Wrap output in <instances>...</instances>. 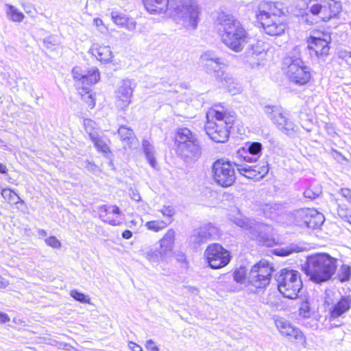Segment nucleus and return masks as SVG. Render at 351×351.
Here are the masks:
<instances>
[{
    "label": "nucleus",
    "mask_w": 351,
    "mask_h": 351,
    "mask_svg": "<svg viewBox=\"0 0 351 351\" xmlns=\"http://www.w3.org/2000/svg\"><path fill=\"white\" fill-rule=\"evenodd\" d=\"M235 169L240 175L248 179L256 180L263 178L269 171L268 165L265 162L256 165H239L221 159L216 160L212 166L214 181L222 187L232 186L236 180Z\"/></svg>",
    "instance_id": "f257e3e1"
},
{
    "label": "nucleus",
    "mask_w": 351,
    "mask_h": 351,
    "mask_svg": "<svg viewBox=\"0 0 351 351\" xmlns=\"http://www.w3.org/2000/svg\"><path fill=\"white\" fill-rule=\"evenodd\" d=\"M216 26L222 43L230 50L241 52L248 43V33L240 21L233 16L219 14Z\"/></svg>",
    "instance_id": "f03ea898"
},
{
    "label": "nucleus",
    "mask_w": 351,
    "mask_h": 351,
    "mask_svg": "<svg viewBox=\"0 0 351 351\" xmlns=\"http://www.w3.org/2000/svg\"><path fill=\"white\" fill-rule=\"evenodd\" d=\"M337 269V259L327 253H317L308 256L302 269L309 279L315 283L330 280Z\"/></svg>",
    "instance_id": "7ed1b4c3"
},
{
    "label": "nucleus",
    "mask_w": 351,
    "mask_h": 351,
    "mask_svg": "<svg viewBox=\"0 0 351 351\" xmlns=\"http://www.w3.org/2000/svg\"><path fill=\"white\" fill-rule=\"evenodd\" d=\"M167 14L187 29H196L199 22V8L193 0H170Z\"/></svg>",
    "instance_id": "20e7f679"
},
{
    "label": "nucleus",
    "mask_w": 351,
    "mask_h": 351,
    "mask_svg": "<svg viewBox=\"0 0 351 351\" xmlns=\"http://www.w3.org/2000/svg\"><path fill=\"white\" fill-rule=\"evenodd\" d=\"M199 64L206 73L220 78L221 82L232 95H235L239 90L235 86L232 88L228 85L233 82V79L223 73V69L226 66L224 59L219 56L215 51L208 50L203 52L199 57Z\"/></svg>",
    "instance_id": "39448f33"
},
{
    "label": "nucleus",
    "mask_w": 351,
    "mask_h": 351,
    "mask_svg": "<svg viewBox=\"0 0 351 351\" xmlns=\"http://www.w3.org/2000/svg\"><path fill=\"white\" fill-rule=\"evenodd\" d=\"M207 122L205 131L207 135L216 143H224L229 136L231 128L230 119L222 112L211 108L206 113Z\"/></svg>",
    "instance_id": "423d86ee"
},
{
    "label": "nucleus",
    "mask_w": 351,
    "mask_h": 351,
    "mask_svg": "<svg viewBox=\"0 0 351 351\" xmlns=\"http://www.w3.org/2000/svg\"><path fill=\"white\" fill-rule=\"evenodd\" d=\"M175 241L176 231L173 228H170L158 241V248L144 249L143 250V255L151 263L166 261L173 254Z\"/></svg>",
    "instance_id": "0eeeda50"
},
{
    "label": "nucleus",
    "mask_w": 351,
    "mask_h": 351,
    "mask_svg": "<svg viewBox=\"0 0 351 351\" xmlns=\"http://www.w3.org/2000/svg\"><path fill=\"white\" fill-rule=\"evenodd\" d=\"M278 289L280 293L289 299H295L302 287V282L298 271L284 269L277 276Z\"/></svg>",
    "instance_id": "6e6552de"
},
{
    "label": "nucleus",
    "mask_w": 351,
    "mask_h": 351,
    "mask_svg": "<svg viewBox=\"0 0 351 351\" xmlns=\"http://www.w3.org/2000/svg\"><path fill=\"white\" fill-rule=\"evenodd\" d=\"M176 144L178 153L186 158H198L200 147L195 135L186 128H179L176 134Z\"/></svg>",
    "instance_id": "1a4fd4ad"
},
{
    "label": "nucleus",
    "mask_w": 351,
    "mask_h": 351,
    "mask_svg": "<svg viewBox=\"0 0 351 351\" xmlns=\"http://www.w3.org/2000/svg\"><path fill=\"white\" fill-rule=\"evenodd\" d=\"M282 69L289 80L295 84L304 85L311 79L310 69L299 57L287 56L285 58Z\"/></svg>",
    "instance_id": "9d476101"
},
{
    "label": "nucleus",
    "mask_w": 351,
    "mask_h": 351,
    "mask_svg": "<svg viewBox=\"0 0 351 351\" xmlns=\"http://www.w3.org/2000/svg\"><path fill=\"white\" fill-rule=\"evenodd\" d=\"M74 80L82 86L86 95H82V99L87 103L89 108L95 106V99L92 95L88 94V86L96 84L99 80V72L97 68L93 67L89 70H83L80 66H75L72 70Z\"/></svg>",
    "instance_id": "9b49d317"
},
{
    "label": "nucleus",
    "mask_w": 351,
    "mask_h": 351,
    "mask_svg": "<svg viewBox=\"0 0 351 351\" xmlns=\"http://www.w3.org/2000/svg\"><path fill=\"white\" fill-rule=\"evenodd\" d=\"M309 12L323 21L336 17L341 11L339 2L335 0H313L308 4Z\"/></svg>",
    "instance_id": "f8f14e48"
},
{
    "label": "nucleus",
    "mask_w": 351,
    "mask_h": 351,
    "mask_svg": "<svg viewBox=\"0 0 351 351\" xmlns=\"http://www.w3.org/2000/svg\"><path fill=\"white\" fill-rule=\"evenodd\" d=\"M264 112L285 134L291 136L295 133L297 128L295 124L289 119L280 108L267 106L264 108Z\"/></svg>",
    "instance_id": "ddd939ff"
},
{
    "label": "nucleus",
    "mask_w": 351,
    "mask_h": 351,
    "mask_svg": "<svg viewBox=\"0 0 351 351\" xmlns=\"http://www.w3.org/2000/svg\"><path fill=\"white\" fill-rule=\"evenodd\" d=\"M273 268L266 261L252 266L248 276L250 283L256 288H264L269 284Z\"/></svg>",
    "instance_id": "4468645a"
},
{
    "label": "nucleus",
    "mask_w": 351,
    "mask_h": 351,
    "mask_svg": "<svg viewBox=\"0 0 351 351\" xmlns=\"http://www.w3.org/2000/svg\"><path fill=\"white\" fill-rule=\"evenodd\" d=\"M204 256L209 266L214 269L226 266L230 263L231 258L230 252L217 243L208 246Z\"/></svg>",
    "instance_id": "2eb2a0df"
},
{
    "label": "nucleus",
    "mask_w": 351,
    "mask_h": 351,
    "mask_svg": "<svg viewBox=\"0 0 351 351\" xmlns=\"http://www.w3.org/2000/svg\"><path fill=\"white\" fill-rule=\"evenodd\" d=\"M331 37L327 33L317 34L313 36L308 41V48L311 55L315 54L319 58L324 59L329 53Z\"/></svg>",
    "instance_id": "dca6fc26"
},
{
    "label": "nucleus",
    "mask_w": 351,
    "mask_h": 351,
    "mask_svg": "<svg viewBox=\"0 0 351 351\" xmlns=\"http://www.w3.org/2000/svg\"><path fill=\"white\" fill-rule=\"evenodd\" d=\"M231 221L241 228L247 230L252 237H261V234L267 227L263 223H259L254 219L246 218L241 213L230 217Z\"/></svg>",
    "instance_id": "f3484780"
},
{
    "label": "nucleus",
    "mask_w": 351,
    "mask_h": 351,
    "mask_svg": "<svg viewBox=\"0 0 351 351\" xmlns=\"http://www.w3.org/2000/svg\"><path fill=\"white\" fill-rule=\"evenodd\" d=\"M133 90L131 87V82L124 80L115 91V105L121 109L125 110L131 102Z\"/></svg>",
    "instance_id": "a211bd4d"
},
{
    "label": "nucleus",
    "mask_w": 351,
    "mask_h": 351,
    "mask_svg": "<svg viewBox=\"0 0 351 351\" xmlns=\"http://www.w3.org/2000/svg\"><path fill=\"white\" fill-rule=\"evenodd\" d=\"M261 23L265 32L271 36L282 35L287 28V25L282 19L277 16L271 18L265 17V21Z\"/></svg>",
    "instance_id": "6ab92c4d"
},
{
    "label": "nucleus",
    "mask_w": 351,
    "mask_h": 351,
    "mask_svg": "<svg viewBox=\"0 0 351 351\" xmlns=\"http://www.w3.org/2000/svg\"><path fill=\"white\" fill-rule=\"evenodd\" d=\"M276 326L279 332L285 336L293 337L301 342H305V337L302 331L293 326L289 322L284 318H278L275 321Z\"/></svg>",
    "instance_id": "aec40b11"
},
{
    "label": "nucleus",
    "mask_w": 351,
    "mask_h": 351,
    "mask_svg": "<svg viewBox=\"0 0 351 351\" xmlns=\"http://www.w3.org/2000/svg\"><path fill=\"white\" fill-rule=\"evenodd\" d=\"M88 52L101 63H108L112 60L113 55L109 46L93 43Z\"/></svg>",
    "instance_id": "412c9836"
},
{
    "label": "nucleus",
    "mask_w": 351,
    "mask_h": 351,
    "mask_svg": "<svg viewBox=\"0 0 351 351\" xmlns=\"http://www.w3.org/2000/svg\"><path fill=\"white\" fill-rule=\"evenodd\" d=\"M304 223L305 226L311 229L319 228L324 222V215L315 209H306L302 210Z\"/></svg>",
    "instance_id": "4be33fe9"
},
{
    "label": "nucleus",
    "mask_w": 351,
    "mask_h": 351,
    "mask_svg": "<svg viewBox=\"0 0 351 351\" xmlns=\"http://www.w3.org/2000/svg\"><path fill=\"white\" fill-rule=\"evenodd\" d=\"M217 232V228L212 224L208 223L195 230L190 237V241L193 243L199 244L207 239L215 236Z\"/></svg>",
    "instance_id": "5701e85b"
},
{
    "label": "nucleus",
    "mask_w": 351,
    "mask_h": 351,
    "mask_svg": "<svg viewBox=\"0 0 351 351\" xmlns=\"http://www.w3.org/2000/svg\"><path fill=\"white\" fill-rule=\"evenodd\" d=\"M146 10L151 14L166 13L170 0H143Z\"/></svg>",
    "instance_id": "b1692460"
},
{
    "label": "nucleus",
    "mask_w": 351,
    "mask_h": 351,
    "mask_svg": "<svg viewBox=\"0 0 351 351\" xmlns=\"http://www.w3.org/2000/svg\"><path fill=\"white\" fill-rule=\"evenodd\" d=\"M111 19L117 25L123 27L129 31H133L136 28V22L123 13L112 11L111 12Z\"/></svg>",
    "instance_id": "393cba45"
},
{
    "label": "nucleus",
    "mask_w": 351,
    "mask_h": 351,
    "mask_svg": "<svg viewBox=\"0 0 351 351\" xmlns=\"http://www.w3.org/2000/svg\"><path fill=\"white\" fill-rule=\"evenodd\" d=\"M350 304L351 300L349 298L342 297L330 309L331 317L337 318L342 315L350 309Z\"/></svg>",
    "instance_id": "a878e982"
},
{
    "label": "nucleus",
    "mask_w": 351,
    "mask_h": 351,
    "mask_svg": "<svg viewBox=\"0 0 351 351\" xmlns=\"http://www.w3.org/2000/svg\"><path fill=\"white\" fill-rule=\"evenodd\" d=\"M4 11L6 18L12 22L21 23L25 19L24 14L11 4H5Z\"/></svg>",
    "instance_id": "bb28decb"
},
{
    "label": "nucleus",
    "mask_w": 351,
    "mask_h": 351,
    "mask_svg": "<svg viewBox=\"0 0 351 351\" xmlns=\"http://www.w3.org/2000/svg\"><path fill=\"white\" fill-rule=\"evenodd\" d=\"M271 2L262 1L258 6V10L256 12V18L259 21H265V18H271L270 16Z\"/></svg>",
    "instance_id": "cd10ccee"
},
{
    "label": "nucleus",
    "mask_w": 351,
    "mask_h": 351,
    "mask_svg": "<svg viewBox=\"0 0 351 351\" xmlns=\"http://www.w3.org/2000/svg\"><path fill=\"white\" fill-rule=\"evenodd\" d=\"M142 146L144 154L149 165L155 168L156 165V161L154 156V149L153 145L147 141L143 140Z\"/></svg>",
    "instance_id": "c85d7f7f"
},
{
    "label": "nucleus",
    "mask_w": 351,
    "mask_h": 351,
    "mask_svg": "<svg viewBox=\"0 0 351 351\" xmlns=\"http://www.w3.org/2000/svg\"><path fill=\"white\" fill-rule=\"evenodd\" d=\"M171 223V220H169L168 222L165 221L154 220L147 221L145 226L149 230L158 232L165 229Z\"/></svg>",
    "instance_id": "c756f323"
},
{
    "label": "nucleus",
    "mask_w": 351,
    "mask_h": 351,
    "mask_svg": "<svg viewBox=\"0 0 351 351\" xmlns=\"http://www.w3.org/2000/svg\"><path fill=\"white\" fill-rule=\"evenodd\" d=\"M118 133L123 141H128L129 143H132L134 140V134L132 130L126 126L121 125L119 130Z\"/></svg>",
    "instance_id": "7c9ffc66"
},
{
    "label": "nucleus",
    "mask_w": 351,
    "mask_h": 351,
    "mask_svg": "<svg viewBox=\"0 0 351 351\" xmlns=\"http://www.w3.org/2000/svg\"><path fill=\"white\" fill-rule=\"evenodd\" d=\"M90 139L94 143L95 146L98 151L101 152L106 154L110 152V149L108 144L101 138H100L98 134L95 136H93V138Z\"/></svg>",
    "instance_id": "2f4dec72"
},
{
    "label": "nucleus",
    "mask_w": 351,
    "mask_h": 351,
    "mask_svg": "<svg viewBox=\"0 0 351 351\" xmlns=\"http://www.w3.org/2000/svg\"><path fill=\"white\" fill-rule=\"evenodd\" d=\"M245 149L250 154L258 158L261 154L263 146L259 142L247 143Z\"/></svg>",
    "instance_id": "473e14b6"
},
{
    "label": "nucleus",
    "mask_w": 351,
    "mask_h": 351,
    "mask_svg": "<svg viewBox=\"0 0 351 351\" xmlns=\"http://www.w3.org/2000/svg\"><path fill=\"white\" fill-rule=\"evenodd\" d=\"M84 127L90 138H93V136H95L98 134L97 132V123L92 119H85L84 120Z\"/></svg>",
    "instance_id": "72a5a7b5"
},
{
    "label": "nucleus",
    "mask_w": 351,
    "mask_h": 351,
    "mask_svg": "<svg viewBox=\"0 0 351 351\" xmlns=\"http://www.w3.org/2000/svg\"><path fill=\"white\" fill-rule=\"evenodd\" d=\"M351 276V267L348 265H343L339 268L337 277L341 282H346L349 280Z\"/></svg>",
    "instance_id": "f704fd0d"
},
{
    "label": "nucleus",
    "mask_w": 351,
    "mask_h": 351,
    "mask_svg": "<svg viewBox=\"0 0 351 351\" xmlns=\"http://www.w3.org/2000/svg\"><path fill=\"white\" fill-rule=\"evenodd\" d=\"M300 251V247L296 245L291 244L286 247L276 250V254L278 256H286L293 252H298Z\"/></svg>",
    "instance_id": "c9c22d12"
},
{
    "label": "nucleus",
    "mask_w": 351,
    "mask_h": 351,
    "mask_svg": "<svg viewBox=\"0 0 351 351\" xmlns=\"http://www.w3.org/2000/svg\"><path fill=\"white\" fill-rule=\"evenodd\" d=\"M338 215L344 221L351 224V210L346 206H339L337 210Z\"/></svg>",
    "instance_id": "e433bc0d"
},
{
    "label": "nucleus",
    "mask_w": 351,
    "mask_h": 351,
    "mask_svg": "<svg viewBox=\"0 0 351 351\" xmlns=\"http://www.w3.org/2000/svg\"><path fill=\"white\" fill-rule=\"evenodd\" d=\"M263 45L264 44L263 42L258 41L250 46L248 53L252 55H261L265 51Z\"/></svg>",
    "instance_id": "4c0bfd02"
},
{
    "label": "nucleus",
    "mask_w": 351,
    "mask_h": 351,
    "mask_svg": "<svg viewBox=\"0 0 351 351\" xmlns=\"http://www.w3.org/2000/svg\"><path fill=\"white\" fill-rule=\"evenodd\" d=\"M299 314L304 318H308L311 316V307L307 300L302 302L299 308Z\"/></svg>",
    "instance_id": "58836bf2"
},
{
    "label": "nucleus",
    "mask_w": 351,
    "mask_h": 351,
    "mask_svg": "<svg viewBox=\"0 0 351 351\" xmlns=\"http://www.w3.org/2000/svg\"><path fill=\"white\" fill-rule=\"evenodd\" d=\"M234 280L239 283H243L246 277V271L244 267H240L235 270L233 274Z\"/></svg>",
    "instance_id": "ea45409f"
},
{
    "label": "nucleus",
    "mask_w": 351,
    "mask_h": 351,
    "mask_svg": "<svg viewBox=\"0 0 351 351\" xmlns=\"http://www.w3.org/2000/svg\"><path fill=\"white\" fill-rule=\"evenodd\" d=\"M70 295L75 300L83 303H89V298L82 293H80L77 290H71Z\"/></svg>",
    "instance_id": "a19ab883"
},
{
    "label": "nucleus",
    "mask_w": 351,
    "mask_h": 351,
    "mask_svg": "<svg viewBox=\"0 0 351 351\" xmlns=\"http://www.w3.org/2000/svg\"><path fill=\"white\" fill-rule=\"evenodd\" d=\"M46 244L54 249H59L61 247L60 241L56 237H49L45 240Z\"/></svg>",
    "instance_id": "79ce46f5"
},
{
    "label": "nucleus",
    "mask_w": 351,
    "mask_h": 351,
    "mask_svg": "<svg viewBox=\"0 0 351 351\" xmlns=\"http://www.w3.org/2000/svg\"><path fill=\"white\" fill-rule=\"evenodd\" d=\"M321 193L322 191L320 189H315V190L313 191L312 189L309 188L304 192V195L306 198L313 199L318 197Z\"/></svg>",
    "instance_id": "37998d69"
},
{
    "label": "nucleus",
    "mask_w": 351,
    "mask_h": 351,
    "mask_svg": "<svg viewBox=\"0 0 351 351\" xmlns=\"http://www.w3.org/2000/svg\"><path fill=\"white\" fill-rule=\"evenodd\" d=\"M101 211H104V213H111L116 215H120L121 213L120 209L117 206H106L104 205L100 208Z\"/></svg>",
    "instance_id": "c03bdc74"
},
{
    "label": "nucleus",
    "mask_w": 351,
    "mask_h": 351,
    "mask_svg": "<svg viewBox=\"0 0 351 351\" xmlns=\"http://www.w3.org/2000/svg\"><path fill=\"white\" fill-rule=\"evenodd\" d=\"M1 195L3 197L4 199L12 200L14 199V197H16L18 199H20V197L18 196V195L13 192L12 190L9 189H5L1 192Z\"/></svg>",
    "instance_id": "a18cd8bd"
},
{
    "label": "nucleus",
    "mask_w": 351,
    "mask_h": 351,
    "mask_svg": "<svg viewBox=\"0 0 351 351\" xmlns=\"http://www.w3.org/2000/svg\"><path fill=\"white\" fill-rule=\"evenodd\" d=\"M163 216L171 217L175 214L174 208L171 206H165L160 210Z\"/></svg>",
    "instance_id": "49530a36"
},
{
    "label": "nucleus",
    "mask_w": 351,
    "mask_h": 351,
    "mask_svg": "<svg viewBox=\"0 0 351 351\" xmlns=\"http://www.w3.org/2000/svg\"><path fill=\"white\" fill-rule=\"evenodd\" d=\"M271 5L273 6L272 7L271 6V10L270 12V16L271 17L277 16V17L282 18L281 15L282 14L283 12L281 10V9L277 7V4L276 3L271 2Z\"/></svg>",
    "instance_id": "de8ad7c7"
},
{
    "label": "nucleus",
    "mask_w": 351,
    "mask_h": 351,
    "mask_svg": "<svg viewBox=\"0 0 351 351\" xmlns=\"http://www.w3.org/2000/svg\"><path fill=\"white\" fill-rule=\"evenodd\" d=\"M341 195L350 203H351V190L348 188H342L340 190Z\"/></svg>",
    "instance_id": "09e8293b"
},
{
    "label": "nucleus",
    "mask_w": 351,
    "mask_h": 351,
    "mask_svg": "<svg viewBox=\"0 0 351 351\" xmlns=\"http://www.w3.org/2000/svg\"><path fill=\"white\" fill-rule=\"evenodd\" d=\"M93 24L98 28V30L103 32L107 28L104 27L103 21L99 18H96L93 20Z\"/></svg>",
    "instance_id": "8fccbe9b"
},
{
    "label": "nucleus",
    "mask_w": 351,
    "mask_h": 351,
    "mask_svg": "<svg viewBox=\"0 0 351 351\" xmlns=\"http://www.w3.org/2000/svg\"><path fill=\"white\" fill-rule=\"evenodd\" d=\"M145 348L150 351H159L158 347L155 345L152 339H149L146 341Z\"/></svg>",
    "instance_id": "3c124183"
},
{
    "label": "nucleus",
    "mask_w": 351,
    "mask_h": 351,
    "mask_svg": "<svg viewBox=\"0 0 351 351\" xmlns=\"http://www.w3.org/2000/svg\"><path fill=\"white\" fill-rule=\"evenodd\" d=\"M85 167L88 171L94 173H96L97 171H99L98 167L96 165L88 161L86 162V165Z\"/></svg>",
    "instance_id": "603ef678"
},
{
    "label": "nucleus",
    "mask_w": 351,
    "mask_h": 351,
    "mask_svg": "<svg viewBox=\"0 0 351 351\" xmlns=\"http://www.w3.org/2000/svg\"><path fill=\"white\" fill-rule=\"evenodd\" d=\"M130 195L131 198L136 202H139L141 200L140 194L135 189H130Z\"/></svg>",
    "instance_id": "864d4df0"
},
{
    "label": "nucleus",
    "mask_w": 351,
    "mask_h": 351,
    "mask_svg": "<svg viewBox=\"0 0 351 351\" xmlns=\"http://www.w3.org/2000/svg\"><path fill=\"white\" fill-rule=\"evenodd\" d=\"M128 347L132 351H143L141 346L132 341L128 343Z\"/></svg>",
    "instance_id": "5fc2aeb1"
},
{
    "label": "nucleus",
    "mask_w": 351,
    "mask_h": 351,
    "mask_svg": "<svg viewBox=\"0 0 351 351\" xmlns=\"http://www.w3.org/2000/svg\"><path fill=\"white\" fill-rule=\"evenodd\" d=\"M10 319L6 313L0 311V323L5 324L10 322Z\"/></svg>",
    "instance_id": "6e6d98bb"
},
{
    "label": "nucleus",
    "mask_w": 351,
    "mask_h": 351,
    "mask_svg": "<svg viewBox=\"0 0 351 351\" xmlns=\"http://www.w3.org/2000/svg\"><path fill=\"white\" fill-rule=\"evenodd\" d=\"M58 348L64 350H71V348H73L71 345L66 343H59Z\"/></svg>",
    "instance_id": "4d7b16f0"
},
{
    "label": "nucleus",
    "mask_w": 351,
    "mask_h": 351,
    "mask_svg": "<svg viewBox=\"0 0 351 351\" xmlns=\"http://www.w3.org/2000/svg\"><path fill=\"white\" fill-rule=\"evenodd\" d=\"M8 285H9L8 280L2 278L0 276V289H5L8 286Z\"/></svg>",
    "instance_id": "13d9d810"
},
{
    "label": "nucleus",
    "mask_w": 351,
    "mask_h": 351,
    "mask_svg": "<svg viewBox=\"0 0 351 351\" xmlns=\"http://www.w3.org/2000/svg\"><path fill=\"white\" fill-rule=\"evenodd\" d=\"M122 237L125 239H129L132 237V232L129 230H125L123 232Z\"/></svg>",
    "instance_id": "bf43d9fd"
},
{
    "label": "nucleus",
    "mask_w": 351,
    "mask_h": 351,
    "mask_svg": "<svg viewBox=\"0 0 351 351\" xmlns=\"http://www.w3.org/2000/svg\"><path fill=\"white\" fill-rule=\"evenodd\" d=\"M257 159L258 157H255L252 155V156H244V160L250 162H255Z\"/></svg>",
    "instance_id": "052dcab7"
},
{
    "label": "nucleus",
    "mask_w": 351,
    "mask_h": 351,
    "mask_svg": "<svg viewBox=\"0 0 351 351\" xmlns=\"http://www.w3.org/2000/svg\"><path fill=\"white\" fill-rule=\"evenodd\" d=\"M186 289H188L189 291H190L191 293H193L195 294H197L198 293V289L197 287H192V286H188V287H186Z\"/></svg>",
    "instance_id": "680f3d73"
},
{
    "label": "nucleus",
    "mask_w": 351,
    "mask_h": 351,
    "mask_svg": "<svg viewBox=\"0 0 351 351\" xmlns=\"http://www.w3.org/2000/svg\"><path fill=\"white\" fill-rule=\"evenodd\" d=\"M7 167L3 164L0 163V173H7Z\"/></svg>",
    "instance_id": "e2e57ef3"
},
{
    "label": "nucleus",
    "mask_w": 351,
    "mask_h": 351,
    "mask_svg": "<svg viewBox=\"0 0 351 351\" xmlns=\"http://www.w3.org/2000/svg\"><path fill=\"white\" fill-rule=\"evenodd\" d=\"M106 222L108 223L109 224L112 225V226H118L119 225V223L117 221V220H105Z\"/></svg>",
    "instance_id": "0e129e2a"
},
{
    "label": "nucleus",
    "mask_w": 351,
    "mask_h": 351,
    "mask_svg": "<svg viewBox=\"0 0 351 351\" xmlns=\"http://www.w3.org/2000/svg\"><path fill=\"white\" fill-rule=\"evenodd\" d=\"M38 234L42 237H45L47 236V232L45 230L41 229L38 230Z\"/></svg>",
    "instance_id": "69168bd1"
},
{
    "label": "nucleus",
    "mask_w": 351,
    "mask_h": 351,
    "mask_svg": "<svg viewBox=\"0 0 351 351\" xmlns=\"http://www.w3.org/2000/svg\"><path fill=\"white\" fill-rule=\"evenodd\" d=\"M50 344L53 345V346H57L58 348V346H59V343L57 342L56 341H53L52 342L50 343Z\"/></svg>",
    "instance_id": "338daca9"
},
{
    "label": "nucleus",
    "mask_w": 351,
    "mask_h": 351,
    "mask_svg": "<svg viewBox=\"0 0 351 351\" xmlns=\"http://www.w3.org/2000/svg\"><path fill=\"white\" fill-rule=\"evenodd\" d=\"M179 261L181 262H184L186 261V258L184 256H182V257L179 258Z\"/></svg>",
    "instance_id": "774afa93"
}]
</instances>
